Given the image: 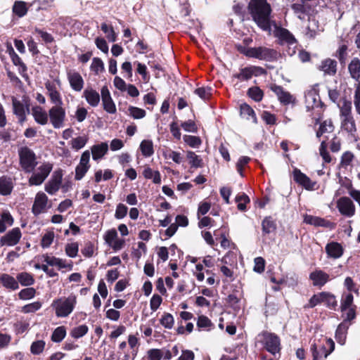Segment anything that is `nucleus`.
<instances>
[{"mask_svg": "<svg viewBox=\"0 0 360 360\" xmlns=\"http://www.w3.org/2000/svg\"><path fill=\"white\" fill-rule=\"evenodd\" d=\"M322 295H323L322 297V303H324L329 307H333L337 305V301L334 295L325 292H322Z\"/></svg>", "mask_w": 360, "mask_h": 360, "instance_id": "60", "label": "nucleus"}, {"mask_svg": "<svg viewBox=\"0 0 360 360\" xmlns=\"http://www.w3.org/2000/svg\"><path fill=\"white\" fill-rule=\"evenodd\" d=\"M210 87H200L194 91V93L203 100L209 99L212 95Z\"/></svg>", "mask_w": 360, "mask_h": 360, "instance_id": "57", "label": "nucleus"}, {"mask_svg": "<svg viewBox=\"0 0 360 360\" xmlns=\"http://www.w3.org/2000/svg\"><path fill=\"white\" fill-rule=\"evenodd\" d=\"M143 176L147 179H152L154 184L161 182L160 174L158 171L153 170L150 167L146 166L143 171Z\"/></svg>", "mask_w": 360, "mask_h": 360, "instance_id": "33", "label": "nucleus"}, {"mask_svg": "<svg viewBox=\"0 0 360 360\" xmlns=\"http://www.w3.org/2000/svg\"><path fill=\"white\" fill-rule=\"evenodd\" d=\"M36 290L33 288H24L20 291L18 296L21 300H30L34 297Z\"/></svg>", "mask_w": 360, "mask_h": 360, "instance_id": "58", "label": "nucleus"}, {"mask_svg": "<svg viewBox=\"0 0 360 360\" xmlns=\"http://www.w3.org/2000/svg\"><path fill=\"white\" fill-rule=\"evenodd\" d=\"M20 165L26 173H30L37 165V157L32 150L22 147L19 150Z\"/></svg>", "mask_w": 360, "mask_h": 360, "instance_id": "6", "label": "nucleus"}, {"mask_svg": "<svg viewBox=\"0 0 360 360\" xmlns=\"http://www.w3.org/2000/svg\"><path fill=\"white\" fill-rule=\"evenodd\" d=\"M32 115L37 123L41 125H45L48 123L49 114L41 106H34L32 108Z\"/></svg>", "mask_w": 360, "mask_h": 360, "instance_id": "23", "label": "nucleus"}, {"mask_svg": "<svg viewBox=\"0 0 360 360\" xmlns=\"http://www.w3.org/2000/svg\"><path fill=\"white\" fill-rule=\"evenodd\" d=\"M140 150L143 156H151L154 153L153 142L150 140L142 141L140 144Z\"/></svg>", "mask_w": 360, "mask_h": 360, "instance_id": "37", "label": "nucleus"}, {"mask_svg": "<svg viewBox=\"0 0 360 360\" xmlns=\"http://www.w3.org/2000/svg\"><path fill=\"white\" fill-rule=\"evenodd\" d=\"M90 68L96 75H98L104 71V63L101 58H94Z\"/></svg>", "mask_w": 360, "mask_h": 360, "instance_id": "49", "label": "nucleus"}, {"mask_svg": "<svg viewBox=\"0 0 360 360\" xmlns=\"http://www.w3.org/2000/svg\"><path fill=\"white\" fill-rule=\"evenodd\" d=\"M305 105L308 111L312 110L314 112L310 116L318 123L321 118L322 107L320 97L314 89L308 90L305 94Z\"/></svg>", "mask_w": 360, "mask_h": 360, "instance_id": "3", "label": "nucleus"}, {"mask_svg": "<svg viewBox=\"0 0 360 360\" xmlns=\"http://www.w3.org/2000/svg\"><path fill=\"white\" fill-rule=\"evenodd\" d=\"M77 304V297L70 295L68 297H61L54 300L52 307L55 309L58 317H67L70 314Z\"/></svg>", "mask_w": 360, "mask_h": 360, "instance_id": "2", "label": "nucleus"}, {"mask_svg": "<svg viewBox=\"0 0 360 360\" xmlns=\"http://www.w3.org/2000/svg\"><path fill=\"white\" fill-rule=\"evenodd\" d=\"M160 322L165 328L171 329L174 326V319L171 314L165 313L160 319Z\"/></svg>", "mask_w": 360, "mask_h": 360, "instance_id": "53", "label": "nucleus"}, {"mask_svg": "<svg viewBox=\"0 0 360 360\" xmlns=\"http://www.w3.org/2000/svg\"><path fill=\"white\" fill-rule=\"evenodd\" d=\"M334 130V126L330 120H325L323 122L319 130L316 131V136L318 138L321 137L325 133H331Z\"/></svg>", "mask_w": 360, "mask_h": 360, "instance_id": "38", "label": "nucleus"}, {"mask_svg": "<svg viewBox=\"0 0 360 360\" xmlns=\"http://www.w3.org/2000/svg\"><path fill=\"white\" fill-rule=\"evenodd\" d=\"M354 158V155L352 152H350V151L345 152L341 156L340 167L344 168L345 169H347L348 167L352 165Z\"/></svg>", "mask_w": 360, "mask_h": 360, "instance_id": "40", "label": "nucleus"}, {"mask_svg": "<svg viewBox=\"0 0 360 360\" xmlns=\"http://www.w3.org/2000/svg\"><path fill=\"white\" fill-rule=\"evenodd\" d=\"M186 157L192 167L198 168L202 167V160L193 151H188Z\"/></svg>", "mask_w": 360, "mask_h": 360, "instance_id": "43", "label": "nucleus"}, {"mask_svg": "<svg viewBox=\"0 0 360 360\" xmlns=\"http://www.w3.org/2000/svg\"><path fill=\"white\" fill-rule=\"evenodd\" d=\"M88 138L85 136H78L71 141V147L76 150L84 148L86 144Z\"/></svg>", "mask_w": 360, "mask_h": 360, "instance_id": "47", "label": "nucleus"}, {"mask_svg": "<svg viewBox=\"0 0 360 360\" xmlns=\"http://www.w3.org/2000/svg\"><path fill=\"white\" fill-rule=\"evenodd\" d=\"M49 117L53 128L59 129L64 126L66 113L63 104L54 105L49 110Z\"/></svg>", "mask_w": 360, "mask_h": 360, "instance_id": "7", "label": "nucleus"}, {"mask_svg": "<svg viewBox=\"0 0 360 360\" xmlns=\"http://www.w3.org/2000/svg\"><path fill=\"white\" fill-rule=\"evenodd\" d=\"M353 295L351 293L345 294L342 299L341 309L345 311L347 308L352 307Z\"/></svg>", "mask_w": 360, "mask_h": 360, "instance_id": "61", "label": "nucleus"}, {"mask_svg": "<svg viewBox=\"0 0 360 360\" xmlns=\"http://www.w3.org/2000/svg\"><path fill=\"white\" fill-rule=\"evenodd\" d=\"M270 89L277 96L278 99L282 104L289 105L295 103V98L290 92L285 91L282 86L273 84Z\"/></svg>", "mask_w": 360, "mask_h": 360, "instance_id": "19", "label": "nucleus"}, {"mask_svg": "<svg viewBox=\"0 0 360 360\" xmlns=\"http://www.w3.org/2000/svg\"><path fill=\"white\" fill-rule=\"evenodd\" d=\"M27 7L26 3L22 1H17L13 6V12L19 18L25 16L27 13Z\"/></svg>", "mask_w": 360, "mask_h": 360, "instance_id": "34", "label": "nucleus"}, {"mask_svg": "<svg viewBox=\"0 0 360 360\" xmlns=\"http://www.w3.org/2000/svg\"><path fill=\"white\" fill-rule=\"evenodd\" d=\"M241 115L246 117V119H252L254 123H257V117L253 109L248 104L243 103L240 105Z\"/></svg>", "mask_w": 360, "mask_h": 360, "instance_id": "44", "label": "nucleus"}, {"mask_svg": "<svg viewBox=\"0 0 360 360\" xmlns=\"http://www.w3.org/2000/svg\"><path fill=\"white\" fill-rule=\"evenodd\" d=\"M89 330L88 326L86 325H80L74 328L71 332L70 335L74 338H79L85 335Z\"/></svg>", "mask_w": 360, "mask_h": 360, "instance_id": "48", "label": "nucleus"}, {"mask_svg": "<svg viewBox=\"0 0 360 360\" xmlns=\"http://www.w3.org/2000/svg\"><path fill=\"white\" fill-rule=\"evenodd\" d=\"M262 342L268 352L272 354L280 352V339L277 335L265 332L262 334Z\"/></svg>", "mask_w": 360, "mask_h": 360, "instance_id": "12", "label": "nucleus"}, {"mask_svg": "<svg viewBox=\"0 0 360 360\" xmlns=\"http://www.w3.org/2000/svg\"><path fill=\"white\" fill-rule=\"evenodd\" d=\"M18 282L22 286H29L34 283L33 276L27 272H22L17 275Z\"/></svg>", "mask_w": 360, "mask_h": 360, "instance_id": "39", "label": "nucleus"}, {"mask_svg": "<svg viewBox=\"0 0 360 360\" xmlns=\"http://www.w3.org/2000/svg\"><path fill=\"white\" fill-rule=\"evenodd\" d=\"M248 10L252 20L262 30L271 32L275 22L271 20V8L266 0H250Z\"/></svg>", "mask_w": 360, "mask_h": 360, "instance_id": "1", "label": "nucleus"}, {"mask_svg": "<svg viewBox=\"0 0 360 360\" xmlns=\"http://www.w3.org/2000/svg\"><path fill=\"white\" fill-rule=\"evenodd\" d=\"M65 254L72 258L76 257L79 251V245L77 243H68L65 248Z\"/></svg>", "mask_w": 360, "mask_h": 360, "instance_id": "51", "label": "nucleus"}, {"mask_svg": "<svg viewBox=\"0 0 360 360\" xmlns=\"http://www.w3.org/2000/svg\"><path fill=\"white\" fill-rule=\"evenodd\" d=\"M347 328L348 326H347V324L345 323H342L338 326L336 330L335 338L338 342H339L341 345L345 344Z\"/></svg>", "mask_w": 360, "mask_h": 360, "instance_id": "36", "label": "nucleus"}, {"mask_svg": "<svg viewBox=\"0 0 360 360\" xmlns=\"http://www.w3.org/2000/svg\"><path fill=\"white\" fill-rule=\"evenodd\" d=\"M14 219L8 210H4L0 214V233H4L8 226L13 224Z\"/></svg>", "mask_w": 360, "mask_h": 360, "instance_id": "30", "label": "nucleus"}, {"mask_svg": "<svg viewBox=\"0 0 360 360\" xmlns=\"http://www.w3.org/2000/svg\"><path fill=\"white\" fill-rule=\"evenodd\" d=\"M63 173L60 169L55 171L50 180L45 184V191L51 195L55 194L62 184Z\"/></svg>", "mask_w": 360, "mask_h": 360, "instance_id": "17", "label": "nucleus"}, {"mask_svg": "<svg viewBox=\"0 0 360 360\" xmlns=\"http://www.w3.org/2000/svg\"><path fill=\"white\" fill-rule=\"evenodd\" d=\"M45 342L44 340H37L32 343L30 347V352L34 355L41 354L45 347Z\"/></svg>", "mask_w": 360, "mask_h": 360, "instance_id": "54", "label": "nucleus"}, {"mask_svg": "<svg viewBox=\"0 0 360 360\" xmlns=\"http://www.w3.org/2000/svg\"><path fill=\"white\" fill-rule=\"evenodd\" d=\"M348 70L352 78L358 81L360 79V60L354 58L348 65Z\"/></svg>", "mask_w": 360, "mask_h": 360, "instance_id": "32", "label": "nucleus"}, {"mask_svg": "<svg viewBox=\"0 0 360 360\" xmlns=\"http://www.w3.org/2000/svg\"><path fill=\"white\" fill-rule=\"evenodd\" d=\"M327 343L330 347L328 351L326 350L325 346H321L318 348L316 344H313L311 347V351L313 355V360H321L326 359L335 349L334 342L331 339L327 340Z\"/></svg>", "mask_w": 360, "mask_h": 360, "instance_id": "18", "label": "nucleus"}, {"mask_svg": "<svg viewBox=\"0 0 360 360\" xmlns=\"http://www.w3.org/2000/svg\"><path fill=\"white\" fill-rule=\"evenodd\" d=\"M262 72H263L262 68L251 66L241 69L235 77L240 80H249L253 75L257 76Z\"/></svg>", "mask_w": 360, "mask_h": 360, "instance_id": "22", "label": "nucleus"}, {"mask_svg": "<svg viewBox=\"0 0 360 360\" xmlns=\"http://www.w3.org/2000/svg\"><path fill=\"white\" fill-rule=\"evenodd\" d=\"M51 207L49 204V198L43 192H38L34 198V203L32 207V212L34 215L37 216L45 213Z\"/></svg>", "mask_w": 360, "mask_h": 360, "instance_id": "10", "label": "nucleus"}, {"mask_svg": "<svg viewBox=\"0 0 360 360\" xmlns=\"http://www.w3.org/2000/svg\"><path fill=\"white\" fill-rule=\"evenodd\" d=\"M0 283L4 288L12 290L19 288L18 282L13 276L6 274L1 275Z\"/></svg>", "mask_w": 360, "mask_h": 360, "instance_id": "31", "label": "nucleus"}, {"mask_svg": "<svg viewBox=\"0 0 360 360\" xmlns=\"http://www.w3.org/2000/svg\"><path fill=\"white\" fill-rule=\"evenodd\" d=\"M83 96L91 106L96 107L99 104L100 95L96 90L86 88L83 92Z\"/></svg>", "mask_w": 360, "mask_h": 360, "instance_id": "27", "label": "nucleus"}, {"mask_svg": "<svg viewBox=\"0 0 360 360\" xmlns=\"http://www.w3.org/2000/svg\"><path fill=\"white\" fill-rule=\"evenodd\" d=\"M274 36L280 41L281 44H288L289 46H296L297 40L293 34L287 29L276 27L275 25Z\"/></svg>", "mask_w": 360, "mask_h": 360, "instance_id": "16", "label": "nucleus"}, {"mask_svg": "<svg viewBox=\"0 0 360 360\" xmlns=\"http://www.w3.org/2000/svg\"><path fill=\"white\" fill-rule=\"evenodd\" d=\"M319 31L318 22L315 19H309V24L307 27L306 35L309 38H314Z\"/></svg>", "mask_w": 360, "mask_h": 360, "instance_id": "42", "label": "nucleus"}, {"mask_svg": "<svg viewBox=\"0 0 360 360\" xmlns=\"http://www.w3.org/2000/svg\"><path fill=\"white\" fill-rule=\"evenodd\" d=\"M327 146L328 145L326 141H321L319 147V154L321 156L324 162L329 163L331 162L332 158L327 150Z\"/></svg>", "mask_w": 360, "mask_h": 360, "instance_id": "52", "label": "nucleus"}, {"mask_svg": "<svg viewBox=\"0 0 360 360\" xmlns=\"http://www.w3.org/2000/svg\"><path fill=\"white\" fill-rule=\"evenodd\" d=\"M67 75L71 88L76 91H80L84 86V80L80 74L75 70H70Z\"/></svg>", "mask_w": 360, "mask_h": 360, "instance_id": "20", "label": "nucleus"}, {"mask_svg": "<svg viewBox=\"0 0 360 360\" xmlns=\"http://www.w3.org/2000/svg\"><path fill=\"white\" fill-rule=\"evenodd\" d=\"M336 205L340 214L345 217H352L355 214V205L349 197L340 198L337 200Z\"/></svg>", "mask_w": 360, "mask_h": 360, "instance_id": "11", "label": "nucleus"}, {"mask_svg": "<svg viewBox=\"0 0 360 360\" xmlns=\"http://www.w3.org/2000/svg\"><path fill=\"white\" fill-rule=\"evenodd\" d=\"M326 252L329 257L338 259L342 255L343 248L340 243L331 242L326 245Z\"/></svg>", "mask_w": 360, "mask_h": 360, "instance_id": "26", "label": "nucleus"}, {"mask_svg": "<svg viewBox=\"0 0 360 360\" xmlns=\"http://www.w3.org/2000/svg\"><path fill=\"white\" fill-rule=\"evenodd\" d=\"M183 139L185 143L192 148H198L201 144V140L198 136L184 135Z\"/></svg>", "mask_w": 360, "mask_h": 360, "instance_id": "56", "label": "nucleus"}, {"mask_svg": "<svg viewBox=\"0 0 360 360\" xmlns=\"http://www.w3.org/2000/svg\"><path fill=\"white\" fill-rule=\"evenodd\" d=\"M14 182L11 177L7 176H0V195H8L12 193Z\"/></svg>", "mask_w": 360, "mask_h": 360, "instance_id": "24", "label": "nucleus"}, {"mask_svg": "<svg viewBox=\"0 0 360 360\" xmlns=\"http://www.w3.org/2000/svg\"><path fill=\"white\" fill-rule=\"evenodd\" d=\"M319 69L325 74L334 75L337 71V62L335 60L327 58L321 62Z\"/></svg>", "mask_w": 360, "mask_h": 360, "instance_id": "29", "label": "nucleus"}, {"mask_svg": "<svg viewBox=\"0 0 360 360\" xmlns=\"http://www.w3.org/2000/svg\"><path fill=\"white\" fill-rule=\"evenodd\" d=\"M293 178L294 180L299 184L300 185L304 187L306 189H313L315 183L312 182L311 179L305 175L304 173L301 172V171L298 169H295L293 171Z\"/></svg>", "mask_w": 360, "mask_h": 360, "instance_id": "21", "label": "nucleus"}, {"mask_svg": "<svg viewBox=\"0 0 360 360\" xmlns=\"http://www.w3.org/2000/svg\"><path fill=\"white\" fill-rule=\"evenodd\" d=\"M248 95L255 101H260L263 98V92L258 87H252L248 90Z\"/></svg>", "mask_w": 360, "mask_h": 360, "instance_id": "62", "label": "nucleus"}, {"mask_svg": "<svg viewBox=\"0 0 360 360\" xmlns=\"http://www.w3.org/2000/svg\"><path fill=\"white\" fill-rule=\"evenodd\" d=\"M129 115L134 119H141L146 116V111L137 107L129 108Z\"/></svg>", "mask_w": 360, "mask_h": 360, "instance_id": "63", "label": "nucleus"}, {"mask_svg": "<svg viewBox=\"0 0 360 360\" xmlns=\"http://www.w3.org/2000/svg\"><path fill=\"white\" fill-rule=\"evenodd\" d=\"M108 150V144L106 142H102L99 144L94 145L91 147L92 158L94 160L101 159Z\"/></svg>", "mask_w": 360, "mask_h": 360, "instance_id": "28", "label": "nucleus"}, {"mask_svg": "<svg viewBox=\"0 0 360 360\" xmlns=\"http://www.w3.org/2000/svg\"><path fill=\"white\" fill-rule=\"evenodd\" d=\"M53 169V164L49 162H42L37 169H34L28 179L30 186L41 185Z\"/></svg>", "mask_w": 360, "mask_h": 360, "instance_id": "5", "label": "nucleus"}, {"mask_svg": "<svg viewBox=\"0 0 360 360\" xmlns=\"http://www.w3.org/2000/svg\"><path fill=\"white\" fill-rule=\"evenodd\" d=\"M60 87V81L58 79L53 82L47 81L45 83V88L47 91L51 102L53 105L63 104V99L58 89Z\"/></svg>", "mask_w": 360, "mask_h": 360, "instance_id": "9", "label": "nucleus"}, {"mask_svg": "<svg viewBox=\"0 0 360 360\" xmlns=\"http://www.w3.org/2000/svg\"><path fill=\"white\" fill-rule=\"evenodd\" d=\"M21 237L22 232L20 228H13L0 238V245L14 246L19 243Z\"/></svg>", "mask_w": 360, "mask_h": 360, "instance_id": "13", "label": "nucleus"}, {"mask_svg": "<svg viewBox=\"0 0 360 360\" xmlns=\"http://www.w3.org/2000/svg\"><path fill=\"white\" fill-rule=\"evenodd\" d=\"M262 231L265 233H270L276 229V224L270 218H265L262 221Z\"/></svg>", "mask_w": 360, "mask_h": 360, "instance_id": "55", "label": "nucleus"}, {"mask_svg": "<svg viewBox=\"0 0 360 360\" xmlns=\"http://www.w3.org/2000/svg\"><path fill=\"white\" fill-rule=\"evenodd\" d=\"M197 326L206 330H210L213 328V324L207 316L201 315L198 319Z\"/></svg>", "mask_w": 360, "mask_h": 360, "instance_id": "50", "label": "nucleus"}, {"mask_svg": "<svg viewBox=\"0 0 360 360\" xmlns=\"http://www.w3.org/2000/svg\"><path fill=\"white\" fill-rule=\"evenodd\" d=\"M352 103L350 101H345L340 108L341 117H352Z\"/></svg>", "mask_w": 360, "mask_h": 360, "instance_id": "59", "label": "nucleus"}, {"mask_svg": "<svg viewBox=\"0 0 360 360\" xmlns=\"http://www.w3.org/2000/svg\"><path fill=\"white\" fill-rule=\"evenodd\" d=\"M309 278L314 285L323 286L328 281L329 275L321 270H316L310 274Z\"/></svg>", "mask_w": 360, "mask_h": 360, "instance_id": "25", "label": "nucleus"}, {"mask_svg": "<svg viewBox=\"0 0 360 360\" xmlns=\"http://www.w3.org/2000/svg\"><path fill=\"white\" fill-rule=\"evenodd\" d=\"M103 240L115 252L122 250L125 245V240L119 238L118 233L115 229L108 230L103 235Z\"/></svg>", "mask_w": 360, "mask_h": 360, "instance_id": "8", "label": "nucleus"}, {"mask_svg": "<svg viewBox=\"0 0 360 360\" xmlns=\"http://www.w3.org/2000/svg\"><path fill=\"white\" fill-rule=\"evenodd\" d=\"M66 335V329L64 326H59L57 327L52 335H51V340L54 342H61Z\"/></svg>", "mask_w": 360, "mask_h": 360, "instance_id": "46", "label": "nucleus"}, {"mask_svg": "<svg viewBox=\"0 0 360 360\" xmlns=\"http://www.w3.org/2000/svg\"><path fill=\"white\" fill-rule=\"evenodd\" d=\"M89 160L90 152L89 150H85L82 154L79 162L75 168V179L76 180H81L88 172L89 169L90 168Z\"/></svg>", "mask_w": 360, "mask_h": 360, "instance_id": "14", "label": "nucleus"}, {"mask_svg": "<svg viewBox=\"0 0 360 360\" xmlns=\"http://www.w3.org/2000/svg\"><path fill=\"white\" fill-rule=\"evenodd\" d=\"M101 29L106 34V38L110 42H115L117 40V34L112 26L103 22L101 25Z\"/></svg>", "mask_w": 360, "mask_h": 360, "instance_id": "41", "label": "nucleus"}, {"mask_svg": "<svg viewBox=\"0 0 360 360\" xmlns=\"http://www.w3.org/2000/svg\"><path fill=\"white\" fill-rule=\"evenodd\" d=\"M13 63L18 66V71L19 72L24 76L26 71H27V67L25 65V63L22 62L21 58L19 57V56L16 53H11V57Z\"/></svg>", "mask_w": 360, "mask_h": 360, "instance_id": "45", "label": "nucleus"}, {"mask_svg": "<svg viewBox=\"0 0 360 360\" xmlns=\"http://www.w3.org/2000/svg\"><path fill=\"white\" fill-rule=\"evenodd\" d=\"M342 128L351 134L356 131L355 122L352 116L342 118Z\"/></svg>", "mask_w": 360, "mask_h": 360, "instance_id": "35", "label": "nucleus"}, {"mask_svg": "<svg viewBox=\"0 0 360 360\" xmlns=\"http://www.w3.org/2000/svg\"><path fill=\"white\" fill-rule=\"evenodd\" d=\"M354 104L356 112L360 115V82H359L356 86L354 96Z\"/></svg>", "mask_w": 360, "mask_h": 360, "instance_id": "64", "label": "nucleus"}, {"mask_svg": "<svg viewBox=\"0 0 360 360\" xmlns=\"http://www.w3.org/2000/svg\"><path fill=\"white\" fill-rule=\"evenodd\" d=\"M243 53L248 57L266 61L275 60L278 56L276 50L265 46L248 47Z\"/></svg>", "mask_w": 360, "mask_h": 360, "instance_id": "4", "label": "nucleus"}, {"mask_svg": "<svg viewBox=\"0 0 360 360\" xmlns=\"http://www.w3.org/2000/svg\"><path fill=\"white\" fill-rule=\"evenodd\" d=\"M12 105L14 114L18 117L20 122H23L26 120V114L29 113V103L26 99L23 102L18 100L16 98H12Z\"/></svg>", "mask_w": 360, "mask_h": 360, "instance_id": "15", "label": "nucleus"}]
</instances>
